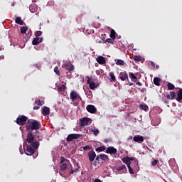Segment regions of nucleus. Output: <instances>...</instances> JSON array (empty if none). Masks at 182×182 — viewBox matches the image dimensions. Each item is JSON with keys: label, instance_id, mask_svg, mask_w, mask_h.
Returning a JSON list of instances; mask_svg holds the SVG:
<instances>
[{"label": "nucleus", "instance_id": "obj_1", "mask_svg": "<svg viewBox=\"0 0 182 182\" xmlns=\"http://www.w3.org/2000/svg\"><path fill=\"white\" fill-rule=\"evenodd\" d=\"M33 140H35V136L32 134V132H28L26 140L27 143L26 146L27 152H26V154L27 156H32V154H35L36 149L39 147V142H33Z\"/></svg>", "mask_w": 182, "mask_h": 182}, {"label": "nucleus", "instance_id": "obj_2", "mask_svg": "<svg viewBox=\"0 0 182 182\" xmlns=\"http://www.w3.org/2000/svg\"><path fill=\"white\" fill-rule=\"evenodd\" d=\"M41 126V122L37 120L29 119L26 125V130H31V132H33V130H39Z\"/></svg>", "mask_w": 182, "mask_h": 182}, {"label": "nucleus", "instance_id": "obj_3", "mask_svg": "<svg viewBox=\"0 0 182 182\" xmlns=\"http://www.w3.org/2000/svg\"><path fill=\"white\" fill-rule=\"evenodd\" d=\"M70 99L74 103V105H79L80 100H82V97L76 91H72L70 94Z\"/></svg>", "mask_w": 182, "mask_h": 182}, {"label": "nucleus", "instance_id": "obj_4", "mask_svg": "<svg viewBox=\"0 0 182 182\" xmlns=\"http://www.w3.org/2000/svg\"><path fill=\"white\" fill-rule=\"evenodd\" d=\"M68 164H70V161L69 159H66L63 156H60V168L61 171H66V169L68 168Z\"/></svg>", "mask_w": 182, "mask_h": 182}, {"label": "nucleus", "instance_id": "obj_5", "mask_svg": "<svg viewBox=\"0 0 182 182\" xmlns=\"http://www.w3.org/2000/svg\"><path fill=\"white\" fill-rule=\"evenodd\" d=\"M28 121V118L26 116L20 115L16 119V123L18 126H25L26 124V122Z\"/></svg>", "mask_w": 182, "mask_h": 182}, {"label": "nucleus", "instance_id": "obj_6", "mask_svg": "<svg viewBox=\"0 0 182 182\" xmlns=\"http://www.w3.org/2000/svg\"><path fill=\"white\" fill-rule=\"evenodd\" d=\"M87 83L89 85V87L91 89V90H95V89L97 87V85H96V83L95 81H93V79L89 76H87Z\"/></svg>", "mask_w": 182, "mask_h": 182}, {"label": "nucleus", "instance_id": "obj_7", "mask_svg": "<svg viewBox=\"0 0 182 182\" xmlns=\"http://www.w3.org/2000/svg\"><path fill=\"white\" fill-rule=\"evenodd\" d=\"M82 135L80 134H70L67 138L66 141H73V140H77V139H80Z\"/></svg>", "mask_w": 182, "mask_h": 182}, {"label": "nucleus", "instance_id": "obj_8", "mask_svg": "<svg viewBox=\"0 0 182 182\" xmlns=\"http://www.w3.org/2000/svg\"><path fill=\"white\" fill-rule=\"evenodd\" d=\"M91 122L92 119L87 117H84L80 119V126L82 127H84V126H89V123H91Z\"/></svg>", "mask_w": 182, "mask_h": 182}, {"label": "nucleus", "instance_id": "obj_9", "mask_svg": "<svg viewBox=\"0 0 182 182\" xmlns=\"http://www.w3.org/2000/svg\"><path fill=\"white\" fill-rule=\"evenodd\" d=\"M96 161L101 160L102 161H109V156L106 154L97 155L95 158Z\"/></svg>", "mask_w": 182, "mask_h": 182}, {"label": "nucleus", "instance_id": "obj_10", "mask_svg": "<svg viewBox=\"0 0 182 182\" xmlns=\"http://www.w3.org/2000/svg\"><path fill=\"white\" fill-rule=\"evenodd\" d=\"M86 109L89 113L95 114L97 112V109L95 105H89L86 107Z\"/></svg>", "mask_w": 182, "mask_h": 182}, {"label": "nucleus", "instance_id": "obj_11", "mask_svg": "<svg viewBox=\"0 0 182 182\" xmlns=\"http://www.w3.org/2000/svg\"><path fill=\"white\" fill-rule=\"evenodd\" d=\"M119 79L122 81L124 82V80H126L127 79L128 82H129V75L127 74V73L126 71L124 72H121L119 73Z\"/></svg>", "mask_w": 182, "mask_h": 182}, {"label": "nucleus", "instance_id": "obj_12", "mask_svg": "<svg viewBox=\"0 0 182 182\" xmlns=\"http://www.w3.org/2000/svg\"><path fill=\"white\" fill-rule=\"evenodd\" d=\"M106 153L107 154H117V149L113 146H109L107 148Z\"/></svg>", "mask_w": 182, "mask_h": 182}, {"label": "nucleus", "instance_id": "obj_13", "mask_svg": "<svg viewBox=\"0 0 182 182\" xmlns=\"http://www.w3.org/2000/svg\"><path fill=\"white\" fill-rule=\"evenodd\" d=\"M42 42H43V38L36 37L32 41V45H39V43H42Z\"/></svg>", "mask_w": 182, "mask_h": 182}, {"label": "nucleus", "instance_id": "obj_14", "mask_svg": "<svg viewBox=\"0 0 182 182\" xmlns=\"http://www.w3.org/2000/svg\"><path fill=\"white\" fill-rule=\"evenodd\" d=\"M88 159L90 161H94L95 159H96V152L95 151H91L87 154Z\"/></svg>", "mask_w": 182, "mask_h": 182}, {"label": "nucleus", "instance_id": "obj_15", "mask_svg": "<svg viewBox=\"0 0 182 182\" xmlns=\"http://www.w3.org/2000/svg\"><path fill=\"white\" fill-rule=\"evenodd\" d=\"M134 141L136 143H142V141H144V136L137 135L134 136Z\"/></svg>", "mask_w": 182, "mask_h": 182}, {"label": "nucleus", "instance_id": "obj_16", "mask_svg": "<svg viewBox=\"0 0 182 182\" xmlns=\"http://www.w3.org/2000/svg\"><path fill=\"white\" fill-rule=\"evenodd\" d=\"M42 114L43 116H48L50 114V109L48 107H43L42 108Z\"/></svg>", "mask_w": 182, "mask_h": 182}, {"label": "nucleus", "instance_id": "obj_17", "mask_svg": "<svg viewBox=\"0 0 182 182\" xmlns=\"http://www.w3.org/2000/svg\"><path fill=\"white\" fill-rule=\"evenodd\" d=\"M96 60L100 65H105L106 63V59L103 56H98L96 58Z\"/></svg>", "mask_w": 182, "mask_h": 182}, {"label": "nucleus", "instance_id": "obj_18", "mask_svg": "<svg viewBox=\"0 0 182 182\" xmlns=\"http://www.w3.org/2000/svg\"><path fill=\"white\" fill-rule=\"evenodd\" d=\"M63 69H66V70H69L70 72L74 70L75 68L70 63L63 65Z\"/></svg>", "mask_w": 182, "mask_h": 182}, {"label": "nucleus", "instance_id": "obj_19", "mask_svg": "<svg viewBox=\"0 0 182 182\" xmlns=\"http://www.w3.org/2000/svg\"><path fill=\"white\" fill-rule=\"evenodd\" d=\"M133 159H132V164L131 166H133L135 168H137L139 167V161H137V159L135 157H132Z\"/></svg>", "mask_w": 182, "mask_h": 182}, {"label": "nucleus", "instance_id": "obj_20", "mask_svg": "<svg viewBox=\"0 0 182 182\" xmlns=\"http://www.w3.org/2000/svg\"><path fill=\"white\" fill-rule=\"evenodd\" d=\"M166 99H168V100H174V99H176V92L173 91L170 92L169 95L166 96Z\"/></svg>", "mask_w": 182, "mask_h": 182}, {"label": "nucleus", "instance_id": "obj_21", "mask_svg": "<svg viewBox=\"0 0 182 182\" xmlns=\"http://www.w3.org/2000/svg\"><path fill=\"white\" fill-rule=\"evenodd\" d=\"M122 160L123 163H124V164H127L128 163H130L132 160H134V159H133V157L125 156Z\"/></svg>", "mask_w": 182, "mask_h": 182}, {"label": "nucleus", "instance_id": "obj_22", "mask_svg": "<svg viewBox=\"0 0 182 182\" xmlns=\"http://www.w3.org/2000/svg\"><path fill=\"white\" fill-rule=\"evenodd\" d=\"M176 100L177 102H181L182 100V89L181 88H180L177 92Z\"/></svg>", "mask_w": 182, "mask_h": 182}, {"label": "nucleus", "instance_id": "obj_23", "mask_svg": "<svg viewBox=\"0 0 182 182\" xmlns=\"http://www.w3.org/2000/svg\"><path fill=\"white\" fill-rule=\"evenodd\" d=\"M117 171L120 173V171H123V170H126V165L124 164H121L119 166L116 168Z\"/></svg>", "mask_w": 182, "mask_h": 182}, {"label": "nucleus", "instance_id": "obj_24", "mask_svg": "<svg viewBox=\"0 0 182 182\" xmlns=\"http://www.w3.org/2000/svg\"><path fill=\"white\" fill-rule=\"evenodd\" d=\"M34 105H38V106H43L45 105V101L44 100H36Z\"/></svg>", "mask_w": 182, "mask_h": 182}, {"label": "nucleus", "instance_id": "obj_25", "mask_svg": "<svg viewBox=\"0 0 182 182\" xmlns=\"http://www.w3.org/2000/svg\"><path fill=\"white\" fill-rule=\"evenodd\" d=\"M110 38H112V41H114L116 39V31L114 29L111 30L110 33Z\"/></svg>", "mask_w": 182, "mask_h": 182}, {"label": "nucleus", "instance_id": "obj_26", "mask_svg": "<svg viewBox=\"0 0 182 182\" xmlns=\"http://www.w3.org/2000/svg\"><path fill=\"white\" fill-rule=\"evenodd\" d=\"M129 77L132 80V82H136L137 80V77L133 73H129Z\"/></svg>", "mask_w": 182, "mask_h": 182}, {"label": "nucleus", "instance_id": "obj_27", "mask_svg": "<svg viewBox=\"0 0 182 182\" xmlns=\"http://www.w3.org/2000/svg\"><path fill=\"white\" fill-rule=\"evenodd\" d=\"M15 22L18 25H23V21H22V18H21V17H16Z\"/></svg>", "mask_w": 182, "mask_h": 182}, {"label": "nucleus", "instance_id": "obj_28", "mask_svg": "<svg viewBox=\"0 0 182 182\" xmlns=\"http://www.w3.org/2000/svg\"><path fill=\"white\" fill-rule=\"evenodd\" d=\"M116 65L118 66H124V60L118 59L116 61Z\"/></svg>", "mask_w": 182, "mask_h": 182}, {"label": "nucleus", "instance_id": "obj_29", "mask_svg": "<svg viewBox=\"0 0 182 182\" xmlns=\"http://www.w3.org/2000/svg\"><path fill=\"white\" fill-rule=\"evenodd\" d=\"M168 87V90H174V89H176V86H174L173 84H172L171 82H168L167 85Z\"/></svg>", "mask_w": 182, "mask_h": 182}, {"label": "nucleus", "instance_id": "obj_30", "mask_svg": "<svg viewBox=\"0 0 182 182\" xmlns=\"http://www.w3.org/2000/svg\"><path fill=\"white\" fill-rule=\"evenodd\" d=\"M105 150H106V146H102L95 149V151H98V153H101V151H105Z\"/></svg>", "mask_w": 182, "mask_h": 182}, {"label": "nucleus", "instance_id": "obj_31", "mask_svg": "<svg viewBox=\"0 0 182 182\" xmlns=\"http://www.w3.org/2000/svg\"><path fill=\"white\" fill-rule=\"evenodd\" d=\"M154 83L156 86H160V78L156 77L154 78Z\"/></svg>", "mask_w": 182, "mask_h": 182}, {"label": "nucleus", "instance_id": "obj_32", "mask_svg": "<svg viewBox=\"0 0 182 182\" xmlns=\"http://www.w3.org/2000/svg\"><path fill=\"white\" fill-rule=\"evenodd\" d=\"M109 76L111 78V82H116V77L114 76V73H113V72L109 73Z\"/></svg>", "mask_w": 182, "mask_h": 182}, {"label": "nucleus", "instance_id": "obj_33", "mask_svg": "<svg viewBox=\"0 0 182 182\" xmlns=\"http://www.w3.org/2000/svg\"><path fill=\"white\" fill-rule=\"evenodd\" d=\"M139 107L140 109H141V110H144L145 112H147V110H149V106H147L146 105H140Z\"/></svg>", "mask_w": 182, "mask_h": 182}, {"label": "nucleus", "instance_id": "obj_34", "mask_svg": "<svg viewBox=\"0 0 182 182\" xmlns=\"http://www.w3.org/2000/svg\"><path fill=\"white\" fill-rule=\"evenodd\" d=\"M66 90V86L65 85H61L58 87V92H64Z\"/></svg>", "mask_w": 182, "mask_h": 182}, {"label": "nucleus", "instance_id": "obj_35", "mask_svg": "<svg viewBox=\"0 0 182 182\" xmlns=\"http://www.w3.org/2000/svg\"><path fill=\"white\" fill-rule=\"evenodd\" d=\"M21 33H26V31H28V27L27 26H23L20 29Z\"/></svg>", "mask_w": 182, "mask_h": 182}, {"label": "nucleus", "instance_id": "obj_36", "mask_svg": "<svg viewBox=\"0 0 182 182\" xmlns=\"http://www.w3.org/2000/svg\"><path fill=\"white\" fill-rule=\"evenodd\" d=\"M54 72L58 75V76H60V72L59 71L58 66L54 68Z\"/></svg>", "mask_w": 182, "mask_h": 182}, {"label": "nucleus", "instance_id": "obj_37", "mask_svg": "<svg viewBox=\"0 0 182 182\" xmlns=\"http://www.w3.org/2000/svg\"><path fill=\"white\" fill-rule=\"evenodd\" d=\"M134 60L135 62H140V60H141V58H140V57H139V55H134Z\"/></svg>", "mask_w": 182, "mask_h": 182}, {"label": "nucleus", "instance_id": "obj_38", "mask_svg": "<svg viewBox=\"0 0 182 182\" xmlns=\"http://www.w3.org/2000/svg\"><path fill=\"white\" fill-rule=\"evenodd\" d=\"M92 132L94 136H97L100 133L99 129H92Z\"/></svg>", "mask_w": 182, "mask_h": 182}, {"label": "nucleus", "instance_id": "obj_39", "mask_svg": "<svg viewBox=\"0 0 182 182\" xmlns=\"http://www.w3.org/2000/svg\"><path fill=\"white\" fill-rule=\"evenodd\" d=\"M82 149H83L84 151H87V150H90V149H92V147H90V146H89V145H87L85 146H83Z\"/></svg>", "mask_w": 182, "mask_h": 182}, {"label": "nucleus", "instance_id": "obj_40", "mask_svg": "<svg viewBox=\"0 0 182 182\" xmlns=\"http://www.w3.org/2000/svg\"><path fill=\"white\" fill-rule=\"evenodd\" d=\"M79 171V168H76L75 169L71 170L70 174H73L74 173H77Z\"/></svg>", "mask_w": 182, "mask_h": 182}, {"label": "nucleus", "instance_id": "obj_41", "mask_svg": "<svg viewBox=\"0 0 182 182\" xmlns=\"http://www.w3.org/2000/svg\"><path fill=\"white\" fill-rule=\"evenodd\" d=\"M35 35L38 38V36H41V35H42V31H38L36 32Z\"/></svg>", "mask_w": 182, "mask_h": 182}, {"label": "nucleus", "instance_id": "obj_42", "mask_svg": "<svg viewBox=\"0 0 182 182\" xmlns=\"http://www.w3.org/2000/svg\"><path fill=\"white\" fill-rule=\"evenodd\" d=\"M159 163V160H154L152 162H151V164H152V166H156L157 165V164Z\"/></svg>", "mask_w": 182, "mask_h": 182}, {"label": "nucleus", "instance_id": "obj_43", "mask_svg": "<svg viewBox=\"0 0 182 182\" xmlns=\"http://www.w3.org/2000/svg\"><path fill=\"white\" fill-rule=\"evenodd\" d=\"M105 41L107 42V43H113L112 38H107Z\"/></svg>", "mask_w": 182, "mask_h": 182}, {"label": "nucleus", "instance_id": "obj_44", "mask_svg": "<svg viewBox=\"0 0 182 182\" xmlns=\"http://www.w3.org/2000/svg\"><path fill=\"white\" fill-rule=\"evenodd\" d=\"M128 169H129V173L130 174H134V171H133V168H128Z\"/></svg>", "mask_w": 182, "mask_h": 182}, {"label": "nucleus", "instance_id": "obj_45", "mask_svg": "<svg viewBox=\"0 0 182 182\" xmlns=\"http://www.w3.org/2000/svg\"><path fill=\"white\" fill-rule=\"evenodd\" d=\"M127 164L128 168H132V166H132V161L130 162H128V164Z\"/></svg>", "mask_w": 182, "mask_h": 182}, {"label": "nucleus", "instance_id": "obj_46", "mask_svg": "<svg viewBox=\"0 0 182 182\" xmlns=\"http://www.w3.org/2000/svg\"><path fill=\"white\" fill-rule=\"evenodd\" d=\"M33 110H39V109H40V107H39V105L38 106H36V107H33Z\"/></svg>", "mask_w": 182, "mask_h": 182}, {"label": "nucleus", "instance_id": "obj_47", "mask_svg": "<svg viewBox=\"0 0 182 182\" xmlns=\"http://www.w3.org/2000/svg\"><path fill=\"white\" fill-rule=\"evenodd\" d=\"M136 85H137L138 86H141L142 84H141V82H136Z\"/></svg>", "mask_w": 182, "mask_h": 182}, {"label": "nucleus", "instance_id": "obj_48", "mask_svg": "<svg viewBox=\"0 0 182 182\" xmlns=\"http://www.w3.org/2000/svg\"><path fill=\"white\" fill-rule=\"evenodd\" d=\"M105 143H109V139H105Z\"/></svg>", "mask_w": 182, "mask_h": 182}, {"label": "nucleus", "instance_id": "obj_49", "mask_svg": "<svg viewBox=\"0 0 182 182\" xmlns=\"http://www.w3.org/2000/svg\"><path fill=\"white\" fill-rule=\"evenodd\" d=\"M1 59H4V55L0 56V60H1Z\"/></svg>", "mask_w": 182, "mask_h": 182}, {"label": "nucleus", "instance_id": "obj_50", "mask_svg": "<svg viewBox=\"0 0 182 182\" xmlns=\"http://www.w3.org/2000/svg\"><path fill=\"white\" fill-rule=\"evenodd\" d=\"M129 86H133V82H130Z\"/></svg>", "mask_w": 182, "mask_h": 182}, {"label": "nucleus", "instance_id": "obj_51", "mask_svg": "<svg viewBox=\"0 0 182 182\" xmlns=\"http://www.w3.org/2000/svg\"><path fill=\"white\" fill-rule=\"evenodd\" d=\"M164 103H166L167 105V104H168V101H164Z\"/></svg>", "mask_w": 182, "mask_h": 182}, {"label": "nucleus", "instance_id": "obj_52", "mask_svg": "<svg viewBox=\"0 0 182 182\" xmlns=\"http://www.w3.org/2000/svg\"><path fill=\"white\" fill-rule=\"evenodd\" d=\"M31 9H32V7H30V11H31Z\"/></svg>", "mask_w": 182, "mask_h": 182}]
</instances>
